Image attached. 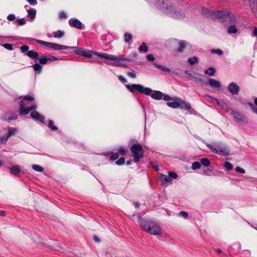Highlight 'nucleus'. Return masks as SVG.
Instances as JSON below:
<instances>
[{
    "mask_svg": "<svg viewBox=\"0 0 257 257\" xmlns=\"http://www.w3.org/2000/svg\"><path fill=\"white\" fill-rule=\"evenodd\" d=\"M156 6L162 10L169 16L175 19H182L184 13L180 9L175 8L168 1L158 0Z\"/></svg>",
    "mask_w": 257,
    "mask_h": 257,
    "instance_id": "f257e3e1",
    "label": "nucleus"
},
{
    "mask_svg": "<svg viewBox=\"0 0 257 257\" xmlns=\"http://www.w3.org/2000/svg\"><path fill=\"white\" fill-rule=\"evenodd\" d=\"M201 13L205 17L215 15L216 18L223 23H231L236 21V18L234 15L228 11H217L215 12L203 9Z\"/></svg>",
    "mask_w": 257,
    "mask_h": 257,
    "instance_id": "f03ea898",
    "label": "nucleus"
},
{
    "mask_svg": "<svg viewBox=\"0 0 257 257\" xmlns=\"http://www.w3.org/2000/svg\"><path fill=\"white\" fill-rule=\"evenodd\" d=\"M138 222L140 226L149 234L154 235H158L161 234V228L156 222L142 218H140Z\"/></svg>",
    "mask_w": 257,
    "mask_h": 257,
    "instance_id": "7ed1b4c3",
    "label": "nucleus"
},
{
    "mask_svg": "<svg viewBox=\"0 0 257 257\" xmlns=\"http://www.w3.org/2000/svg\"><path fill=\"white\" fill-rule=\"evenodd\" d=\"M33 100L34 98L30 95H25L24 97L20 103L19 113L20 115L28 114L30 111H33L36 109L37 106L36 105H30L29 101Z\"/></svg>",
    "mask_w": 257,
    "mask_h": 257,
    "instance_id": "20e7f679",
    "label": "nucleus"
},
{
    "mask_svg": "<svg viewBox=\"0 0 257 257\" xmlns=\"http://www.w3.org/2000/svg\"><path fill=\"white\" fill-rule=\"evenodd\" d=\"M206 145L212 153L221 156L229 155V151L228 149L220 143L216 142L212 144L206 143Z\"/></svg>",
    "mask_w": 257,
    "mask_h": 257,
    "instance_id": "39448f33",
    "label": "nucleus"
},
{
    "mask_svg": "<svg viewBox=\"0 0 257 257\" xmlns=\"http://www.w3.org/2000/svg\"><path fill=\"white\" fill-rule=\"evenodd\" d=\"M126 89L132 93L138 92L141 94L146 95H150L152 91V89L149 87H145L140 84H125Z\"/></svg>",
    "mask_w": 257,
    "mask_h": 257,
    "instance_id": "423d86ee",
    "label": "nucleus"
},
{
    "mask_svg": "<svg viewBox=\"0 0 257 257\" xmlns=\"http://www.w3.org/2000/svg\"><path fill=\"white\" fill-rule=\"evenodd\" d=\"M130 151L134 157V161L135 163L140 162L144 157V151L142 145L138 143H134L130 148Z\"/></svg>",
    "mask_w": 257,
    "mask_h": 257,
    "instance_id": "0eeeda50",
    "label": "nucleus"
},
{
    "mask_svg": "<svg viewBox=\"0 0 257 257\" xmlns=\"http://www.w3.org/2000/svg\"><path fill=\"white\" fill-rule=\"evenodd\" d=\"M95 54L99 58H103L106 60L114 61L113 64L117 66H123V64H122L121 62L124 60H127L125 58H118L115 56L108 54L107 53L96 52Z\"/></svg>",
    "mask_w": 257,
    "mask_h": 257,
    "instance_id": "6e6552de",
    "label": "nucleus"
},
{
    "mask_svg": "<svg viewBox=\"0 0 257 257\" xmlns=\"http://www.w3.org/2000/svg\"><path fill=\"white\" fill-rule=\"evenodd\" d=\"M36 42L39 44L45 46L47 47L52 48L55 50L59 51L61 50H66V49H76V47L67 46L65 45H62L56 43L51 42H45L42 40H37Z\"/></svg>",
    "mask_w": 257,
    "mask_h": 257,
    "instance_id": "1a4fd4ad",
    "label": "nucleus"
},
{
    "mask_svg": "<svg viewBox=\"0 0 257 257\" xmlns=\"http://www.w3.org/2000/svg\"><path fill=\"white\" fill-rule=\"evenodd\" d=\"M18 118L16 113L13 112H5L1 117V119L10 122L12 120H16Z\"/></svg>",
    "mask_w": 257,
    "mask_h": 257,
    "instance_id": "9d476101",
    "label": "nucleus"
},
{
    "mask_svg": "<svg viewBox=\"0 0 257 257\" xmlns=\"http://www.w3.org/2000/svg\"><path fill=\"white\" fill-rule=\"evenodd\" d=\"M69 25L72 28H75L78 29H83L84 27L82 23L76 18H71L69 20Z\"/></svg>",
    "mask_w": 257,
    "mask_h": 257,
    "instance_id": "9b49d317",
    "label": "nucleus"
},
{
    "mask_svg": "<svg viewBox=\"0 0 257 257\" xmlns=\"http://www.w3.org/2000/svg\"><path fill=\"white\" fill-rule=\"evenodd\" d=\"M228 90L232 95H236L239 91V87L235 83L231 82L228 86Z\"/></svg>",
    "mask_w": 257,
    "mask_h": 257,
    "instance_id": "f8f14e48",
    "label": "nucleus"
},
{
    "mask_svg": "<svg viewBox=\"0 0 257 257\" xmlns=\"http://www.w3.org/2000/svg\"><path fill=\"white\" fill-rule=\"evenodd\" d=\"M31 116L32 117L33 119H34L35 120H37L42 123L45 122V117L43 115L40 114L37 111L33 110L31 113Z\"/></svg>",
    "mask_w": 257,
    "mask_h": 257,
    "instance_id": "ddd939ff",
    "label": "nucleus"
},
{
    "mask_svg": "<svg viewBox=\"0 0 257 257\" xmlns=\"http://www.w3.org/2000/svg\"><path fill=\"white\" fill-rule=\"evenodd\" d=\"M178 101H179V108L187 110H189L191 108V104L189 102H187L185 100H183L181 98H180L179 99H178Z\"/></svg>",
    "mask_w": 257,
    "mask_h": 257,
    "instance_id": "4468645a",
    "label": "nucleus"
},
{
    "mask_svg": "<svg viewBox=\"0 0 257 257\" xmlns=\"http://www.w3.org/2000/svg\"><path fill=\"white\" fill-rule=\"evenodd\" d=\"M179 97H174L172 99V101H168L167 102V105L171 108H179V104L178 99H179Z\"/></svg>",
    "mask_w": 257,
    "mask_h": 257,
    "instance_id": "2eb2a0df",
    "label": "nucleus"
},
{
    "mask_svg": "<svg viewBox=\"0 0 257 257\" xmlns=\"http://www.w3.org/2000/svg\"><path fill=\"white\" fill-rule=\"evenodd\" d=\"M231 115L233 116L235 121L237 122H243V116L237 111H232Z\"/></svg>",
    "mask_w": 257,
    "mask_h": 257,
    "instance_id": "dca6fc26",
    "label": "nucleus"
},
{
    "mask_svg": "<svg viewBox=\"0 0 257 257\" xmlns=\"http://www.w3.org/2000/svg\"><path fill=\"white\" fill-rule=\"evenodd\" d=\"M151 97L156 100H161L162 99L163 93L158 90H153L150 94Z\"/></svg>",
    "mask_w": 257,
    "mask_h": 257,
    "instance_id": "f3484780",
    "label": "nucleus"
},
{
    "mask_svg": "<svg viewBox=\"0 0 257 257\" xmlns=\"http://www.w3.org/2000/svg\"><path fill=\"white\" fill-rule=\"evenodd\" d=\"M208 81L209 85L213 88H219L221 86V83L219 81L213 78H209Z\"/></svg>",
    "mask_w": 257,
    "mask_h": 257,
    "instance_id": "a211bd4d",
    "label": "nucleus"
},
{
    "mask_svg": "<svg viewBox=\"0 0 257 257\" xmlns=\"http://www.w3.org/2000/svg\"><path fill=\"white\" fill-rule=\"evenodd\" d=\"M9 170L11 174L19 176L21 172V169L18 165H14L9 167Z\"/></svg>",
    "mask_w": 257,
    "mask_h": 257,
    "instance_id": "6ab92c4d",
    "label": "nucleus"
},
{
    "mask_svg": "<svg viewBox=\"0 0 257 257\" xmlns=\"http://www.w3.org/2000/svg\"><path fill=\"white\" fill-rule=\"evenodd\" d=\"M160 179L163 185H165L172 181V179L168 176L163 174L160 175Z\"/></svg>",
    "mask_w": 257,
    "mask_h": 257,
    "instance_id": "aec40b11",
    "label": "nucleus"
},
{
    "mask_svg": "<svg viewBox=\"0 0 257 257\" xmlns=\"http://www.w3.org/2000/svg\"><path fill=\"white\" fill-rule=\"evenodd\" d=\"M153 65L157 68H158L159 69H160V70H161L163 71L166 72H168V73H170L171 72V70L169 68H168V67H167L166 66H164L163 65L159 64H158L156 62L154 63Z\"/></svg>",
    "mask_w": 257,
    "mask_h": 257,
    "instance_id": "412c9836",
    "label": "nucleus"
},
{
    "mask_svg": "<svg viewBox=\"0 0 257 257\" xmlns=\"http://www.w3.org/2000/svg\"><path fill=\"white\" fill-rule=\"evenodd\" d=\"M27 55L32 59H36L38 58L39 54L37 52L31 50L28 51Z\"/></svg>",
    "mask_w": 257,
    "mask_h": 257,
    "instance_id": "4be33fe9",
    "label": "nucleus"
},
{
    "mask_svg": "<svg viewBox=\"0 0 257 257\" xmlns=\"http://www.w3.org/2000/svg\"><path fill=\"white\" fill-rule=\"evenodd\" d=\"M17 132L18 130L17 128L9 127L8 128V133H7V135L9 137H10L12 136L15 135Z\"/></svg>",
    "mask_w": 257,
    "mask_h": 257,
    "instance_id": "5701e85b",
    "label": "nucleus"
},
{
    "mask_svg": "<svg viewBox=\"0 0 257 257\" xmlns=\"http://www.w3.org/2000/svg\"><path fill=\"white\" fill-rule=\"evenodd\" d=\"M211 99L215 101L217 103V105L221 108L223 109V108H225V106H226V104L225 102H223V101L218 99L217 98H214V97H212Z\"/></svg>",
    "mask_w": 257,
    "mask_h": 257,
    "instance_id": "b1692460",
    "label": "nucleus"
},
{
    "mask_svg": "<svg viewBox=\"0 0 257 257\" xmlns=\"http://www.w3.org/2000/svg\"><path fill=\"white\" fill-rule=\"evenodd\" d=\"M28 16L32 19H34L36 15V11L35 9H31L28 10Z\"/></svg>",
    "mask_w": 257,
    "mask_h": 257,
    "instance_id": "393cba45",
    "label": "nucleus"
},
{
    "mask_svg": "<svg viewBox=\"0 0 257 257\" xmlns=\"http://www.w3.org/2000/svg\"><path fill=\"white\" fill-rule=\"evenodd\" d=\"M237 29H236V26L234 24L230 25L227 29V32L230 34H236L237 32Z\"/></svg>",
    "mask_w": 257,
    "mask_h": 257,
    "instance_id": "a878e982",
    "label": "nucleus"
},
{
    "mask_svg": "<svg viewBox=\"0 0 257 257\" xmlns=\"http://www.w3.org/2000/svg\"><path fill=\"white\" fill-rule=\"evenodd\" d=\"M201 165H203L204 167H207L210 166V161L206 158H202L200 160Z\"/></svg>",
    "mask_w": 257,
    "mask_h": 257,
    "instance_id": "bb28decb",
    "label": "nucleus"
},
{
    "mask_svg": "<svg viewBox=\"0 0 257 257\" xmlns=\"http://www.w3.org/2000/svg\"><path fill=\"white\" fill-rule=\"evenodd\" d=\"M34 70L37 73L39 74L41 72L42 69V66L39 63H36L32 65Z\"/></svg>",
    "mask_w": 257,
    "mask_h": 257,
    "instance_id": "cd10ccee",
    "label": "nucleus"
},
{
    "mask_svg": "<svg viewBox=\"0 0 257 257\" xmlns=\"http://www.w3.org/2000/svg\"><path fill=\"white\" fill-rule=\"evenodd\" d=\"M26 21L25 18L18 19L15 22L14 24L18 26L25 25Z\"/></svg>",
    "mask_w": 257,
    "mask_h": 257,
    "instance_id": "c85d7f7f",
    "label": "nucleus"
},
{
    "mask_svg": "<svg viewBox=\"0 0 257 257\" xmlns=\"http://www.w3.org/2000/svg\"><path fill=\"white\" fill-rule=\"evenodd\" d=\"M64 32L61 30H58L54 32V37L55 38H61L64 36Z\"/></svg>",
    "mask_w": 257,
    "mask_h": 257,
    "instance_id": "c756f323",
    "label": "nucleus"
},
{
    "mask_svg": "<svg viewBox=\"0 0 257 257\" xmlns=\"http://www.w3.org/2000/svg\"><path fill=\"white\" fill-rule=\"evenodd\" d=\"M179 47L177 49L178 52H181L186 47V43L185 41L181 40L179 42Z\"/></svg>",
    "mask_w": 257,
    "mask_h": 257,
    "instance_id": "7c9ffc66",
    "label": "nucleus"
},
{
    "mask_svg": "<svg viewBox=\"0 0 257 257\" xmlns=\"http://www.w3.org/2000/svg\"><path fill=\"white\" fill-rule=\"evenodd\" d=\"M215 68L212 67H209L208 69H206L205 71V73L206 74H208L210 76H213L215 74Z\"/></svg>",
    "mask_w": 257,
    "mask_h": 257,
    "instance_id": "2f4dec72",
    "label": "nucleus"
},
{
    "mask_svg": "<svg viewBox=\"0 0 257 257\" xmlns=\"http://www.w3.org/2000/svg\"><path fill=\"white\" fill-rule=\"evenodd\" d=\"M203 76L198 73L194 72L193 77L192 78L195 80L196 81L199 82L202 81V77Z\"/></svg>",
    "mask_w": 257,
    "mask_h": 257,
    "instance_id": "473e14b6",
    "label": "nucleus"
},
{
    "mask_svg": "<svg viewBox=\"0 0 257 257\" xmlns=\"http://www.w3.org/2000/svg\"><path fill=\"white\" fill-rule=\"evenodd\" d=\"M148 48L145 43H143L139 47V51L140 52H144L146 53L148 51Z\"/></svg>",
    "mask_w": 257,
    "mask_h": 257,
    "instance_id": "72a5a7b5",
    "label": "nucleus"
},
{
    "mask_svg": "<svg viewBox=\"0 0 257 257\" xmlns=\"http://www.w3.org/2000/svg\"><path fill=\"white\" fill-rule=\"evenodd\" d=\"M54 122L52 120H49L48 123V127L52 131H55L57 130L58 128L54 124Z\"/></svg>",
    "mask_w": 257,
    "mask_h": 257,
    "instance_id": "f704fd0d",
    "label": "nucleus"
},
{
    "mask_svg": "<svg viewBox=\"0 0 257 257\" xmlns=\"http://www.w3.org/2000/svg\"><path fill=\"white\" fill-rule=\"evenodd\" d=\"M96 52H93V51H85L84 52L83 56L85 57L86 58H90L92 57V54H94L95 55H96L95 54Z\"/></svg>",
    "mask_w": 257,
    "mask_h": 257,
    "instance_id": "c9c22d12",
    "label": "nucleus"
},
{
    "mask_svg": "<svg viewBox=\"0 0 257 257\" xmlns=\"http://www.w3.org/2000/svg\"><path fill=\"white\" fill-rule=\"evenodd\" d=\"M32 168L33 170H34L35 171L39 172H42L44 171V168L41 167L40 165H32Z\"/></svg>",
    "mask_w": 257,
    "mask_h": 257,
    "instance_id": "e433bc0d",
    "label": "nucleus"
},
{
    "mask_svg": "<svg viewBox=\"0 0 257 257\" xmlns=\"http://www.w3.org/2000/svg\"><path fill=\"white\" fill-rule=\"evenodd\" d=\"M198 61V58L196 56H194L193 57H191V58H188V63L192 65H194L195 64V63H197Z\"/></svg>",
    "mask_w": 257,
    "mask_h": 257,
    "instance_id": "4c0bfd02",
    "label": "nucleus"
},
{
    "mask_svg": "<svg viewBox=\"0 0 257 257\" xmlns=\"http://www.w3.org/2000/svg\"><path fill=\"white\" fill-rule=\"evenodd\" d=\"M132 39V35L128 33H125L124 35V41L125 43H128Z\"/></svg>",
    "mask_w": 257,
    "mask_h": 257,
    "instance_id": "58836bf2",
    "label": "nucleus"
},
{
    "mask_svg": "<svg viewBox=\"0 0 257 257\" xmlns=\"http://www.w3.org/2000/svg\"><path fill=\"white\" fill-rule=\"evenodd\" d=\"M211 52L212 54H217L218 55H222L223 53V51L220 49H212Z\"/></svg>",
    "mask_w": 257,
    "mask_h": 257,
    "instance_id": "ea45409f",
    "label": "nucleus"
},
{
    "mask_svg": "<svg viewBox=\"0 0 257 257\" xmlns=\"http://www.w3.org/2000/svg\"><path fill=\"white\" fill-rule=\"evenodd\" d=\"M38 59H39L40 63L43 65L46 64L48 62V58L46 56L39 57Z\"/></svg>",
    "mask_w": 257,
    "mask_h": 257,
    "instance_id": "a19ab883",
    "label": "nucleus"
},
{
    "mask_svg": "<svg viewBox=\"0 0 257 257\" xmlns=\"http://www.w3.org/2000/svg\"><path fill=\"white\" fill-rule=\"evenodd\" d=\"M201 167V164L198 162H194L192 163V169L193 170H195L199 169Z\"/></svg>",
    "mask_w": 257,
    "mask_h": 257,
    "instance_id": "79ce46f5",
    "label": "nucleus"
},
{
    "mask_svg": "<svg viewBox=\"0 0 257 257\" xmlns=\"http://www.w3.org/2000/svg\"><path fill=\"white\" fill-rule=\"evenodd\" d=\"M1 45L9 50H12L13 49V45L11 44L5 43L4 44H1Z\"/></svg>",
    "mask_w": 257,
    "mask_h": 257,
    "instance_id": "37998d69",
    "label": "nucleus"
},
{
    "mask_svg": "<svg viewBox=\"0 0 257 257\" xmlns=\"http://www.w3.org/2000/svg\"><path fill=\"white\" fill-rule=\"evenodd\" d=\"M73 52L76 54H78V55H81V56H82L83 55V54H84V50H82V49H78L77 47H76V49H73Z\"/></svg>",
    "mask_w": 257,
    "mask_h": 257,
    "instance_id": "c03bdc74",
    "label": "nucleus"
},
{
    "mask_svg": "<svg viewBox=\"0 0 257 257\" xmlns=\"http://www.w3.org/2000/svg\"><path fill=\"white\" fill-rule=\"evenodd\" d=\"M20 49L22 53L28 52V51H29V47L28 45H24L21 46Z\"/></svg>",
    "mask_w": 257,
    "mask_h": 257,
    "instance_id": "a18cd8bd",
    "label": "nucleus"
},
{
    "mask_svg": "<svg viewBox=\"0 0 257 257\" xmlns=\"http://www.w3.org/2000/svg\"><path fill=\"white\" fill-rule=\"evenodd\" d=\"M124 163H125V159L123 157L120 158V159H119L117 161H116L115 162V164H116L117 165H118V166L122 165L124 164Z\"/></svg>",
    "mask_w": 257,
    "mask_h": 257,
    "instance_id": "49530a36",
    "label": "nucleus"
},
{
    "mask_svg": "<svg viewBox=\"0 0 257 257\" xmlns=\"http://www.w3.org/2000/svg\"><path fill=\"white\" fill-rule=\"evenodd\" d=\"M9 138V137L8 136L7 134H6L2 136H0V141L2 143H6Z\"/></svg>",
    "mask_w": 257,
    "mask_h": 257,
    "instance_id": "de8ad7c7",
    "label": "nucleus"
},
{
    "mask_svg": "<svg viewBox=\"0 0 257 257\" xmlns=\"http://www.w3.org/2000/svg\"><path fill=\"white\" fill-rule=\"evenodd\" d=\"M224 167L228 170H231L233 169L232 165L228 162H226L224 163Z\"/></svg>",
    "mask_w": 257,
    "mask_h": 257,
    "instance_id": "09e8293b",
    "label": "nucleus"
},
{
    "mask_svg": "<svg viewBox=\"0 0 257 257\" xmlns=\"http://www.w3.org/2000/svg\"><path fill=\"white\" fill-rule=\"evenodd\" d=\"M118 152L122 156H125L126 154L125 149L123 147H120L118 150Z\"/></svg>",
    "mask_w": 257,
    "mask_h": 257,
    "instance_id": "8fccbe9b",
    "label": "nucleus"
},
{
    "mask_svg": "<svg viewBox=\"0 0 257 257\" xmlns=\"http://www.w3.org/2000/svg\"><path fill=\"white\" fill-rule=\"evenodd\" d=\"M162 99L165 101L172 100L173 98H171L168 94H163Z\"/></svg>",
    "mask_w": 257,
    "mask_h": 257,
    "instance_id": "3c124183",
    "label": "nucleus"
},
{
    "mask_svg": "<svg viewBox=\"0 0 257 257\" xmlns=\"http://www.w3.org/2000/svg\"><path fill=\"white\" fill-rule=\"evenodd\" d=\"M7 20L10 21H13L15 20L16 16L14 14H10L7 16Z\"/></svg>",
    "mask_w": 257,
    "mask_h": 257,
    "instance_id": "603ef678",
    "label": "nucleus"
},
{
    "mask_svg": "<svg viewBox=\"0 0 257 257\" xmlns=\"http://www.w3.org/2000/svg\"><path fill=\"white\" fill-rule=\"evenodd\" d=\"M235 171L241 174H244L245 173V170L240 167H236Z\"/></svg>",
    "mask_w": 257,
    "mask_h": 257,
    "instance_id": "864d4df0",
    "label": "nucleus"
},
{
    "mask_svg": "<svg viewBox=\"0 0 257 257\" xmlns=\"http://www.w3.org/2000/svg\"><path fill=\"white\" fill-rule=\"evenodd\" d=\"M248 104L251 107L252 110L257 114V107H256L253 104L250 102H248Z\"/></svg>",
    "mask_w": 257,
    "mask_h": 257,
    "instance_id": "5fc2aeb1",
    "label": "nucleus"
},
{
    "mask_svg": "<svg viewBox=\"0 0 257 257\" xmlns=\"http://www.w3.org/2000/svg\"><path fill=\"white\" fill-rule=\"evenodd\" d=\"M59 18L60 19H66L67 18V15L64 12L62 11L59 13Z\"/></svg>",
    "mask_w": 257,
    "mask_h": 257,
    "instance_id": "6e6d98bb",
    "label": "nucleus"
},
{
    "mask_svg": "<svg viewBox=\"0 0 257 257\" xmlns=\"http://www.w3.org/2000/svg\"><path fill=\"white\" fill-rule=\"evenodd\" d=\"M118 158V155L117 153L111 155L109 157V159L111 161H114L117 159Z\"/></svg>",
    "mask_w": 257,
    "mask_h": 257,
    "instance_id": "4d7b16f0",
    "label": "nucleus"
},
{
    "mask_svg": "<svg viewBox=\"0 0 257 257\" xmlns=\"http://www.w3.org/2000/svg\"><path fill=\"white\" fill-rule=\"evenodd\" d=\"M179 214L182 215L184 218H188V217L189 216L188 213L187 212L184 211H181L179 212Z\"/></svg>",
    "mask_w": 257,
    "mask_h": 257,
    "instance_id": "13d9d810",
    "label": "nucleus"
},
{
    "mask_svg": "<svg viewBox=\"0 0 257 257\" xmlns=\"http://www.w3.org/2000/svg\"><path fill=\"white\" fill-rule=\"evenodd\" d=\"M185 73L189 76V78L192 79L194 74V72H191L189 70H186L185 71Z\"/></svg>",
    "mask_w": 257,
    "mask_h": 257,
    "instance_id": "bf43d9fd",
    "label": "nucleus"
},
{
    "mask_svg": "<svg viewBox=\"0 0 257 257\" xmlns=\"http://www.w3.org/2000/svg\"><path fill=\"white\" fill-rule=\"evenodd\" d=\"M147 59L149 61H154L155 60V57L153 54H148L147 56Z\"/></svg>",
    "mask_w": 257,
    "mask_h": 257,
    "instance_id": "052dcab7",
    "label": "nucleus"
},
{
    "mask_svg": "<svg viewBox=\"0 0 257 257\" xmlns=\"http://www.w3.org/2000/svg\"><path fill=\"white\" fill-rule=\"evenodd\" d=\"M47 58H48V61H54L59 60V58L56 57L55 56H52V55L49 56L48 57H47Z\"/></svg>",
    "mask_w": 257,
    "mask_h": 257,
    "instance_id": "680f3d73",
    "label": "nucleus"
},
{
    "mask_svg": "<svg viewBox=\"0 0 257 257\" xmlns=\"http://www.w3.org/2000/svg\"><path fill=\"white\" fill-rule=\"evenodd\" d=\"M118 78L119 81H120L122 83H126L127 82L126 79L125 78V77L123 76L122 75H119L118 76Z\"/></svg>",
    "mask_w": 257,
    "mask_h": 257,
    "instance_id": "e2e57ef3",
    "label": "nucleus"
},
{
    "mask_svg": "<svg viewBox=\"0 0 257 257\" xmlns=\"http://www.w3.org/2000/svg\"><path fill=\"white\" fill-rule=\"evenodd\" d=\"M169 177L171 178L176 179L177 177V174L175 172H170L169 173Z\"/></svg>",
    "mask_w": 257,
    "mask_h": 257,
    "instance_id": "0e129e2a",
    "label": "nucleus"
},
{
    "mask_svg": "<svg viewBox=\"0 0 257 257\" xmlns=\"http://www.w3.org/2000/svg\"><path fill=\"white\" fill-rule=\"evenodd\" d=\"M211 170L210 169H207L206 170H203V174L206 175L210 176L211 174H210Z\"/></svg>",
    "mask_w": 257,
    "mask_h": 257,
    "instance_id": "69168bd1",
    "label": "nucleus"
},
{
    "mask_svg": "<svg viewBox=\"0 0 257 257\" xmlns=\"http://www.w3.org/2000/svg\"><path fill=\"white\" fill-rule=\"evenodd\" d=\"M127 76L132 78H135L137 77L136 74L132 72H129L127 73Z\"/></svg>",
    "mask_w": 257,
    "mask_h": 257,
    "instance_id": "338daca9",
    "label": "nucleus"
},
{
    "mask_svg": "<svg viewBox=\"0 0 257 257\" xmlns=\"http://www.w3.org/2000/svg\"><path fill=\"white\" fill-rule=\"evenodd\" d=\"M28 2L32 6H35L37 4V0H27Z\"/></svg>",
    "mask_w": 257,
    "mask_h": 257,
    "instance_id": "774afa93",
    "label": "nucleus"
}]
</instances>
